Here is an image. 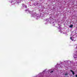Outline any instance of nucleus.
I'll list each match as a JSON object with an SVG mask.
<instances>
[{"label":"nucleus","mask_w":77,"mask_h":77,"mask_svg":"<svg viewBox=\"0 0 77 77\" xmlns=\"http://www.w3.org/2000/svg\"><path fill=\"white\" fill-rule=\"evenodd\" d=\"M71 72H72V74L73 75H74L75 72L72 70H70Z\"/></svg>","instance_id":"obj_1"},{"label":"nucleus","mask_w":77,"mask_h":77,"mask_svg":"<svg viewBox=\"0 0 77 77\" xmlns=\"http://www.w3.org/2000/svg\"><path fill=\"white\" fill-rule=\"evenodd\" d=\"M73 27V25H70L69 27L70 28H72Z\"/></svg>","instance_id":"obj_2"},{"label":"nucleus","mask_w":77,"mask_h":77,"mask_svg":"<svg viewBox=\"0 0 77 77\" xmlns=\"http://www.w3.org/2000/svg\"><path fill=\"white\" fill-rule=\"evenodd\" d=\"M65 75H68V73H66L65 74Z\"/></svg>","instance_id":"obj_3"},{"label":"nucleus","mask_w":77,"mask_h":77,"mask_svg":"<svg viewBox=\"0 0 77 77\" xmlns=\"http://www.w3.org/2000/svg\"><path fill=\"white\" fill-rule=\"evenodd\" d=\"M54 71H51V72H50L51 73H52Z\"/></svg>","instance_id":"obj_4"},{"label":"nucleus","mask_w":77,"mask_h":77,"mask_svg":"<svg viewBox=\"0 0 77 77\" xmlns=\"http://www.w3.org/2000/svg\"><path fill=\"white\" fill-rule=\"evenodd\" d=\"M70 39L71 40H72V37H70Z\"/></svg>","instance_id":"obj_5"},{"label":"nucleus","mask_w":77,"mask_h":77,"mask_svg":"<svg viewBox=\"0 0 77 77\" xmlns=\"http://www.w3.org/2000/svg\"><path fill=\"white\" fill-rule=\"evenodd\" d=\"M75 77H77V75H75Z\"/></svg>","instance_id":"obj_6"},{"label":"nucleus","mask_w":77,"mask_h":77,"mask_svg":"<svg viewBox=\"0 0 77 77\" xmlns=\"http://www.w3.org/2000/svg\"><path fill=\"white\" fill-rule=\"evenodd\" d=\"M17 3H19V2H17Z\"/></svg>","instance_id":"obj_7"},{"label":"nucleus","mask_w":77,"mask_h":77,"mask_svg":"<svg viewBox=\"0 0 77 77\" xmlns=\"http://www.w3.org/2000/svg\"><path fill=\"white\" fill-rule=\"evenodd\" d=\"M27 8V7H26V8Z\"/></svg>","instance_id":"obj_8"}]
</instances>
